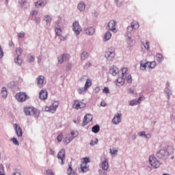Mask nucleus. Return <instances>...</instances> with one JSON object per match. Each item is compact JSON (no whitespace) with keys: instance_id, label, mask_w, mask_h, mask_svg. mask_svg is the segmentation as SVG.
<instances>
[{"instance_id":"1","label":"nucleus","mask_w":175,"mask_h":175,"mask_svg":"<svg viewBox=\"0 0 175 175\" xmlns=\"http://www.w3.org/2000/svg\"><path fill=\"white\" fill-rule=\"evenodd\" d=\"M173 148L172 146H168L167 149H161L156 152V157L159 158V159H161L162 161H166L169 158L170 155H172Z\"/></svg>"},{"instance_id":"2","label":"nucleus","mask_w":175,"mask_h":175,"mask_svg":"<svg viewBox=\"0 0 175 175\" xmlns=\"http://www.w3.org/2000/svg\"><path fill=\"white\" fill-rule=\"evenodd\" d=\"M25 116H32L35 118H39L40 111L33 107H25L23 109Z\"/></svg>"},{"instance_id":"3","label":"nucleus","mask_w":175,"mask_h":175,"mask_svg":"<svg viewBox=\"0 0 175 175\" xmlns=\"http://www.w3.org/2000/svg\"><path fill=\"white\" fill-rule=\"evenodd\" d=\"M137 28H139V23H137V22H132L131 25L127 27L126 35L129 39H131V36L132 35V33L133 31H135V29H137Z\"/></svg>"},{"instance_id":"4","label":"nucleus","mask_w":175,"mask_h":175,"mask_svg":"<svg viewBox=\"0 0 175 175\" xmlns=\"http://www.w3.org/2000/svg\"><path fill=\"white\" fill-rule=\"evenodd\" d=\"M149 163L150 165L152 166L153 169H158V167L161 166V163L154 155H150L149 157Z\"/></svg>"},{"instance_id":"5","label":"nucleus","mask_w":175,"mask_h":175,"mask_svg":"<svg viewBox=\"0 0 175 175\" xmlns=\"http://www.w3.org/2000/svg\"><path fill=\"white\" fill-rule=\"evenodd\" d=\"M122 77H119L116 81L120 84V85H124V83H125V75L128 72V68H122Z\"/></svg>"},{"instance_id":"6","label":"nucleus","mask_w":175,"mask_h":175,"mask_svg":"<svg viewBox=\"0 0 175 175\" xmlns=\"http://www.w3.org/2000/svg\"><path fill=\"white\" fill-rule=\"evenodd\" d=\"M72 31H74L75 35H80V32L83 31L81 26L79 24V21H75L72 24Z\"/></svg>"},{"instance_id":"7","label":"nucleus","mask_w":175,"mask_h":175,"mask_svg":"<svg viewBox=\"0 0 175 175\" xmlns=\"http://www.w3.org/2000/svg\"><path fill=\"white\" fill-rule=\"evenodd\" d=\"M65 157V149L60 150L57 154V159H59V162L61 163V165L65 164V161H64Z\"/></svg>"},{"instance_id":"8","label":"nucleus","mask_w":175,"mask_h":175,"mask_svg":"<svg viewBox=\"0 0 175 175\" xmlns=\"http://www.w3.org/2000/svg\"><path fill=\"white\" fill-rule=\"evenodd\" d=\"M27 94L25 92L16 93L15 97L18 102H25L27 100Z\"/></svg>"},{"instance_id":"9","label":"nucleus","mask_w":175,"mask_h":175,"mask_svg":"<svg viewBox=\"0 0 175 175\" xmlns=\"http://www.w3.org/2000/svg\"><path fill=\"white\" fill-rule=\"evenodd\" d=\"M73 107L76 110H79V109H83L85 107V103L79 101V100H75L73 104Z\"/></svg>"},{"instance_id":"10","label":"nucleus","mask_w":175,"mask_h":175,"mask_svg":"<svg viewBox=\"0 0 175 175\" xmlns=\"http://www.w3.org/2000/svg\"><path fill=\"white\" fill-rule=\"evenodd\" d=\"M116 25L117 22H116V21H110L108 23L109 29L115 33V32H117V29H116Z\"/></svg>"},{"instance_id":"11","label":"nucleus","mask_w":175,"mask_h":175,"mask_svg":"<svg viewBox=\"0 0 175 175\" xmlns=\"http://www.w3.org/2000/svg\"><path fill=\"white\" fill-rule=\"evenodd\" d=\"M68 59H69V55L68 54H63L57 57L58 64H59L60 65H62V64H64L65 61H68Z\"/></svg>"},{"instance_id":"12","label":"nucleus","mask_w":175,"mask_h":175,"mask_svg":"<svg viewBox=\"0 0 175 175\" xmlns=\"http://www.w3.org/2000/svg\"><path fill=\"white\" fill-rule=\"evenodd\" d=\"M37 86L38 88H43V85H44V77L42 75H40L37 79Z\"/></svg>"},{"instance_id":"13","label":"nucleus","mask_w":175,"mask_h":175,"mask_svg":"<svg viewBox=\"0 0 175 175\" xmlns=\"http://www.w3.org/2000/svg\"><path fill=\"white\" fill-rule=\"evenodd\" d=\"M105 58L107 59V61H113L114 57H116V53L113 51H107L105 54Z\"/></svg>"},{"instance_id":"14","label":"nucleus","mask_w":175,"mask_h":175,"mask_svg":"<svg viewBox=\"0 0 175 175\" xmlns=\"http://www.w3.org/2000/svg\"><path fill=\"white\" fill-rule=\"evenodd\" d=\"M122 114L117 113L114 116L113 118L112 119V122L114 125H118L120 122H121V117Z\"/></svg>"},{"instance_id":"15","label":"nucleus","mask_w":175,"mask_h":175,"mask_svg":"<svg viewBox=\"0 0 175 175\" xmlns=\"http://www.w3.org/2000/svg\"><path fill=\"white\" fill-rule=\"evenodd\" d=\"M90 121H92V115L88 113L83 118V121L82 123V126H85L88 122H90Z\"/></svg>"},{"instance_id":"16","label":"nucleus","mask_w":175,"mask_h":175,"mask_svg":"<svg viewBox=\"0 0 175 175\" xmlns=\"http://www.w3.org/2000/svg\"><path fill=\"white\" fill-rule=\"evenodd\" d=\"M15 131L16 132V135L18 137H21L23 136V129L18 126V124H14Z\"/></svg>"},{"instance_id":"17","label":"nucleus","mask_w":175,"mask_h":175,"mask_svg":"<svg viewBox=\"0 0 175 175\" xmlns=\"http://www.w3.org/2000/svg\"><path fill=\"white\" fill-rule=\"evenodd\" d=\"M119 72L120 70H118V68L115 66H113L109 68V73L112 75V76H116L118 73H119Z\"/></svg>"},{"instance_id":"18","label":"nucleus","mask_w":175,"mask_h":175,"mask_svg":"<svg viewBox=\"0 0 175 175\" xmlns=\"http://www.w3.org/2000/svg\"><path fill=\"white\" fill-rule=\"evenodd\" d=\"M39 98L41 100L47 99V90H41L39 94Z\"/></svg>"},{"instance_id":"19","label":"nucleus","mask_w":175,"mask_h":175,"mask_svg":"<svg viewBox=\"0 0 175 175\" xmlns=\"http://www.w3.org/2000/svg\"><path fill=\"white\" fill-rule=\"evenodd\" d=\"M142 97L139 96L137 100L134 99L130 101L129 105L130 106H136V105H139L140 102H142Z\"/></svg>"},{"instance_id":"20","label":"nucleus","mask_w":175,"mask_h":175,"mask_svg":"<svg viewBox=\"0 0 175 175\" xmlns=\"http://www.w3.org/2000/svg\"><path fill=\"white\" fill-rule=\"evenodd\" d=\"M100 167H101L103 170H107L109 169V163L107 162V159L101 163Z\"/></svg>"},{"instance_id":"21","label":"nucleus","mask_w":175,"mask_h":175,"mask_svg":"<svg viewBox=\"0 0 175 175\" xmlns=\"http://www.w3.org/2000/svg\"><path fill=\"white\" fill-rule=\"evenodd\" d=\"M68 175H76L75 170L72 168V163H68V168L67 169Z\"/></svg>"},{"instance_id":"22","label":"nucleus","mask_w":175,"mask_h":175,"mask_svg":"<svg viewBox=\"0 0 175 175\" xmlns=\"http://www.w3.org/2000/svg\"><path fill=\"white\" fill-rule=\"evenodd\" d=\"M77 9L79 10V12H84V10H85V3L84 1H81L78 3Z\"/></svg>"},{"instance_id":"23","label":"nucleus","mask_w":175,"mask_h":175,"mask_svg":"<svg viewBox=\"0 0 175 175\" xmlns=\"http://www.w3.org/2000/svg\"><path fill=\"white\" fill-rule=\"evenodd\" d=\"M21 57V55H18L17 57L14 59V62L16 65H18V66H21L23 65V59H20Z\"/></svg>"},{"instance_id":"24","label":"nucleus","mask_w":175,"mask_h":175,"mask_svg":"<svg viewBox=\"0 0 175 175\" xmlns=\"http://www.w3.org/2000/svg\"><path fill=\"white\" fill-rule=\"evenodd\" d=\"M85 33L87 35H94V33H95V29L92 27H88L85 29Z\"/></svg>"},{"instance_id":"25","label":"nucleus","mask_w":175,"mask_h":175,"mask_svg":"<svg viewBox=\"0 0 175 175\" xmlns=\"http://www.w3.org/2000/svg\"><path fill=\"white\" fill-rule=\"evenodd\" d=\"M1 96L4 99H6L8 98V90L5 87H3L1 88Z\"/></svg>"},{"instance_id":"26","label":"nucleus","mask_w":175,"mask_h":175,"mask_svg":"<svg viewBox=\"0 0 175 175\" xmlns=\"http://www.w3.org/2000/svg\"><path fill=\"white\" fill-rule=\"evenodd\" d=\"M57 109L53 106V105H50L49 107L46 106L45 107V111H49V113H55V111Z\"/></svg>"},{"instance_id":"27","label":"nucleus","mask_w":175,"mask_h":175,"mask_svg":"<svg viewBox=\"0 0 175 175\" xmlns=\"http://www.w3.org/2000/svg\"><path fill=\"white\" fill-rule=\"evenodd\" d=\"M34 5L36 8H43L46 4L44 3V1L40 0L36 1Z\"/></svg>"},{"instance_id":"28","label":"nucleus","mask_w":175,"mask_h":175,"mask_svg":"<svg viewBox=\"0 0 175 175\" xmlns=\"http://www.w3.org/2000/svg\"><path fill=\"white\" fill-rule=\"evenodd\" d=\"M111 38V33L110 31H107L104 35L103 40L104 42H107V40H110Z\"/></svg>"},{"instance_id":"29","label":"nucleus","mask_w":175,"mask_h":175,"mask_svg":"<svg viewBox=\"0 0 175 175\" xmlns=\"http://www.w3.org/2000/svg\"><path fill=\"white\" fill-rule=\"evenodd\" d=\"M164 92L167 95V100L168 101L170 100V95H172V90H170V88H165Z\"/></svg>"},{"instance_id":"30","label":"nucleus","mask_w":175,"mask_h":175,"mask_svg":"<svg viewBox=\"0 0 175 175\" xmlns=\"http://www.w3.org/2000/svg\"><path fill=\"white\" fill-rule=\"evenodd\" d=\"M99 131H100L99 124H96L92 128V132H93V133H98Z\"/></svg>"},{"instance_id":"31","label":"nucleus","mask_w":175,"mask_h":175,"mask_svg":"<svg viewBox=\"0 0 175 175\" xmlns=\"http://www.w3.org/2000/svg\"><path fill=\"white\" fill-rule=\"evenodd\" d=\"M124 79H126V81L129 84H132V75L126 72V75H124Z\"/></svg>"},{"instance_id":"32","label":"nucleus","mask_w":175,"mask_h":175,"mask_svg":"<svg viewBox=\"0 0 175 175\" xmlns=\"http://www.w3.org/2000/svg\"><path fill=\"white\" fill-rule=\"evenodd\" d=\"M89 167L87 166V164H81V171L83 172V173H85L88 172Z\"/></svg>"},{"instance_id":"33","label":"nucleus","mask_w":175,"mask_h":175,"mask_svg":"<svg viewBox=\"0 0 175 175\" xmlns=\"http://www.w3.org/2000/svg\"><path fill=\"white\" fill-rule=\"evenodd\" d=\"M148 62L143 63V62H141L140 63V70H146V68L148 66Z\"/></svg>"},{"instance_id":"34","label":"nucleus","mask_w":175,"mask_h":175,"mask_svg":"<svg viewBox=\"0 0 175 175\" xmlns=\"http://www.w3.org/2000/svg\"><path fill=\"white\" fill-rule=\"evenodd\" d=\"M88 58V53L84 51L81 55V59L82 61H85Z\"/></svg>"},{"instance_id":"35","label":"nucleus","mask_w":175,"mask_h":175,"mask_svg":"<svg viewBox=\"0 0 175 175\" xmlns=\"http://www.w3.org/2000/svg\"><path fill=\"white\" fill-rule=\"evenodd\" d=\"M156 58H157V61L159 63H161V62L163 61V56L161 53H157L156 55Z\"/></svg>"},{"instance_id":"36","label":"nucleus","mask_w":175,"mask_h":175,"mask_svg":"<svg viewBox=\"0 0 175 175\" xmlns=\"http://www.w3.org/2000/svg\"><path fill=\"white\" fill-rule=\"evenodd\" d=\"M27 62H29V64H32V62H35V57L33 55H29L27 56Z\"/></svg>"},{"instance_id":"37","label":"nucleus","mask_w":175,"mask_h":175,"mask_svg":"<svg viewBox=\"0 0 175 175\" xmlns=\"http://www.w3.org/2000/svg\"><path fill=\"white\" fill-rule=\"evenodd\" d=\"M73 140V138L70 137L68 135L64 140L63 142L64 144L68 145V143H70Z\"/></svg>"},{"instance_id":"38","label":"nucleus","mask_w":175,"mask_h":175,"mask_svg":"<svg viewBox=\"0 0 175 175\" xmlns=\"http://www.w3.org/2000/svg\"><path fill=\"white\" fill-rule=\"evenodd\" d=\"M148 68H150L151 69H154V68H155V66H157V63L155 62H148Z\"/></svg>"},{"instance_id":"39","label":"nucleus","mask_w":175,"mask_h":175,"mask_svg":"<svg viewBox=\"0 0 175 175\" xmlns=\"http://www.w3.org/2000/svg\"><path fill=\"white\" fill-rule=\"evenodd\" d=\"M55 35H57V36H61L62 33V29H61V28L56 27L55 29Z\"/></svg>"},{"instance_id":"40","label":"nucleus","mask_w":175,"mask_h":175,"mask_svg":"<svg viewBox=\"0 0 175 175\" xmlns=\"http://www.w3.org/2000/svg\"><path fill=\"white\" fill-rule=\"evenodd\" d=\"M92 84V83H91V81H90V79H87L85 86H84L85 90L90 88V87H91Z\"/></svg>"},{"instance_id":"41","label":"nucleus","mask_w":175,"mask_h":175,"mask_svg":"<svg viewBox=\"0 0 175 175\" xmlns=\"http://www.w3.org/2000/svg\"><path fill=\"white\" fill-rule=\"evenodd\" d=\"M115 2L118 8H121L122 6V3H124V0H115Z\"/></svg>"},{"instance_id":"42","label":"nucleus","mask_w":175,"mask_h":175,"mask_svg":"<svg viewBox=\"0 0 175 175\" xmlns=\"http://www.w3.org/2000/svg\"><path fill=\"white\" fill-rule=\"evenodd\" d=\"M44 21H46V24H50V23H51V16L46 15L44 16Z\"/></svg>"},{"instance_id":"43","label":"nucleus","mask_w":175,"mask_h":175,"mask_svg":"<svg viewBox=\"0 0 175 175\" xmlns=\"http://www.w3.org/2000/svg\"><path fill=\"white\" fill-rule=\"evenodd\" d=\"M68 136H69V137H72V140L75 139V137H77V134H76V132H75L74 131H71L70 134H68Z\"/></svg>"},{"instance_id":"44","label":"nucleus","mask_w":175,"mask_h":175,"mask_svg":"<svg viewBox=\"0 0 175 175\" xmlns=\"http://www.w3.org/2000/svg\"><path fill=\"white\" fill-rule=\"evenodd\" d=\"M0 175H5V167L2 164H0Z\"/></svg>"},{"instance_id":"45","label":"nucleus","mask_w":175,"mask_h":175,"mask_svg":"<svg viewBox=\"0 0 175 175\" xmlns=\"http://www.w3.org/2000/svg\"><path fill=\"white\" fill-rule=\"evenodd\" d=\"M92 66V63L91 62H88L83 66L84 69H88V68H91Z\"/></svg>"},{"instance_id":"46","label":"nucleus","mask_w":175,"mask_h":175,"mask_svg":"<svg viewBox=\"0 0 175 175\" xmlns=\"http://www.w3.org/2000/svg\"><path fill=\"white\" fill-rule=\"evenodd\" d=\"M12 175H21V171H20V170L15 169L13 170Z\"/></svg>"},{"instance_id":"47","label":"nucleus","mask_w":175,"mask_h":175,"mask_svg":"<svg viewBox=\"0 0 175 175\" xmlns=\"http://www.w3.org/2000/svg\"><path fill=\"white\" fill-rule=\"evenodd\" d=\"M11 140L15 146H20V143L18 142V140H17V138L14 137Z\"/></svg>"},{"instance_id":"48","label":"nucleus","mask_w":175,"mask_h":175,"mask_svg":"<svg viewBox=\"0 0 175 175\" xmlns=\"http://www.w3.org/2000/svg\"><path fill=\"white\" fill-rule=\"evenodd\" d=\"M16 53L17 55H21V54H23V49H21L20 47H18L16 49Z\"/></svg>"},{"instance_id":"49","label":"nucleus","mask_w":175,"mask_h":175,"mask_svg":"<svg viewBox=\"0 0 175 175\" xmlns=\"http://www.w3.org/2000/svg\"><path fill=\"white\" fill-rule=\"evenodd\" d=\"M32 19L33 20V21H35V23H36V24H40V17H32Z\"/></svg>"},{"instance_id":"50","label":"nucleus","mask_w":175,"mask_h":175,"mask_svg":"<svg viewBox=\"0 0 175 175\" xmlns=\"http://www.w3.org/2000/svg\"><path fill=\"white\" fill-rule=\"evenodd\" d=\"M144 49L150 50V42L147 41L145 44H143Z\"/></svg>"},{"instance_id":"51","label":"nucleus","mask_w":175,"mask_h":175,"mask_svg":"<svg viewBox=\"0 0 175 175\" xmlns=\"http://www.w3.org/2000/svg\"><path fill=\"white\" fill-rule=\"evenodd\" d=\"M99 142V140L98 139V138H96L95 141L92 140L90 143V146H95V144H98V142Z\"/></svg>"},{"instance_id":"52","label":"nucleus","mask_w":175,"mask_h":175,"mask_svg":"<svg viewBox=\"0 0 175 175\" xmlns=\"http://www.w3.org/2000/svg\"><path fill=\"white\" fill-rule=\"evenodd\" d=\"M87 163H90V159L88 157H85L83 161H82V164L87 165Z\"/></svg>"},{"instance_id":"53","label":"nucleus","mask_w":175,"mask_h":175,"mask_svg":"<svg viewBox=\"0 0 175 175\" xmlns=\"http://www.w3.org/2000/svg\"><path fill=\"white\" fill-rule=\"evenodd\" d=\"M103 92L104 94H110V90H109V88L105 87L104 89L103 90Z\"/></svg>"},{"instance_id":"54","label":"nucleus","mask_w":175,"mask_h":175,"mask_svg":"<svg viewBox=\"0 0 175 175\" xmlns=\"http://www.w3.org/2000/svg\"><path fill=\"white\" fill-rule=\"evenodd\" d=\"M18 36L21 38V39H23V38H25V33L24 31L18 33Z\"/></svg>"},{"instance_id":"55","label":"nucleus","mask_w":175,"mask_h":175,"mask_svg":"<svg viewBox=\"0 0 175 175\" xmlns=\"http://www.w3.org/2000/svg\"><path fill=\"white\" fill-rule=\"evenodd\" d=\"M52 106L57 110L59 106L58 101H55L53 104Z\"/></svg>"},{"instance_id":"56","label":"nucleus","mask_w":175,"mask_h":175,"mask_svg":"<svg viewBox=\"0 0 175 175\" xmlns=\"http://www.w3.org/2000/svg\"><path fill=\"white\" fill-rule=\"evenodd\" d=\"M110 152H111V155H114V154H117V152H118V150L116 149H113V150H110Z\"/></svg>"},{"instance_id":"57","label":"nucleus","mask_w":175,"mask_h":175,"mask_svg":"<svg viewBox=\"0 0 175 175\" xmlns=\"http://www.w3.org/2000/svg\"><path fill=\"white\" fill-rule=\"evenodd\" d=\"M3 58V50H2V47L0 45V59Z\"/></svg>"},{"instance_id":"58","label":"nucleus","mask_w":175,"mask_h":175,"mask_svg":"<svg viewBox=\"0 0 175 175\" xmlns=\"http://www.w3.org/2000/svg\"><path fill=\"white\" fill-rule=\"evenodd\" d=\"M138 135L144 137V136H146V131H140L138 133Z\"/></svg>"},{"instance_id":"59","label":"nucleus","mask_w":175,"mask_h":175,"mask_svg":"<svg viewBox=\"0 0 175 175\" xmlns=\"http://www.w3.org/2000/svg\"><path fill=\"white\" fill-rule=\"evenodd\" d=\"M62 139H63L62 135H57V140L58 142H62Z\"/></svg>"},{"instance_id":"60","label":"nucleus","mask_w":175,"mask_h":175,"mask_svg":"<svg viewBox=\"0 0 175 175\" xmlns=\"http://www.w3.org/2000/svg\"><path fill=\"white\" fill-rule=\"evenodd\" d=\"M99 91H100V88H99V87H96L94 90V94H98V92H99Z\"/></svg>"},{"instance_id":"61","label":"nucleus","mask_w":175,"mask_h":175,"mask_svg":"<svg viewBox=\"0 0 175 175\" xmlns=\"http://www.w3.org/2000/svg\"><path fill=\"white\" fill-rule=\"evenodd\" d=\"M30 14H31V16H36V14H38V10H34L31 11Z\"/></svg>"},{"instance_id":"62","label":"nucleus","mask_w":175,"mask_h":175,"mask_svg":"<svg viewBox=\"0 0 175 175\" xmlns=\"http://www.w3.org/2000/svg\"><path fill=\"white\" fill-rule=\"evenodd\" d=\"M46 174L47 175H54V172L51 170H46Z\"/></svg>"},{"instance_id":"63","label":"nucleus","mask_w":175,"mask_h":175,"mask_svg":"<svg viewBox=\"0 0 175 175\" xmlns=\"http://www.w3.org/2000/svg\"><path fill=\"white\" fill-rule=\"evenodd\" d=\"M18 3L21 4V5H25L27 3V0H19L18 1Z\"/></svg>"},{"instance_id":"64","label":"nucleus","mask_w":175,"mask_h":175,"mask_svg":"<svg viewBox=\"0 0 175 175\" xmlns=\"http://www.w3.org/2000/svg\"><path fill=\"white\" fill-rule=\"evenodd\" d=\"M49 154H50V155H55V151H54L53 149L50 148L49 149Z\"/></svg>"}]
</instances>
